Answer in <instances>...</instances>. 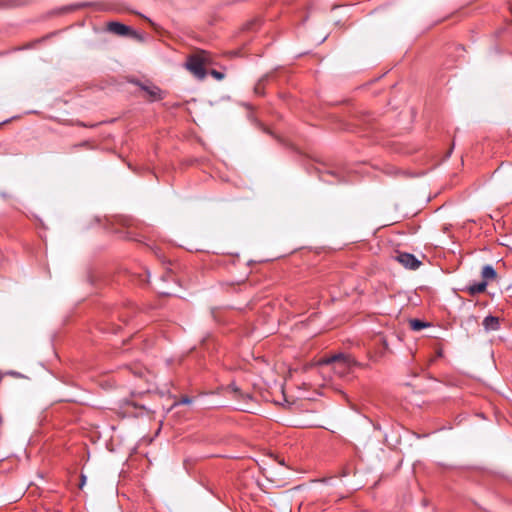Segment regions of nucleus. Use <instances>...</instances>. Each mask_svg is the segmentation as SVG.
<instances>
[{"instance_id":"nucleus-1","label":"nucleus","mask_w":512,"mask_h":512,"mask_svg":"<svg viewBox=\"0 0 512 512\" xmlns=\"http://www.w3.org/2000/svg\"><path fill=\"white\" fill-rule=\"evenodd\" d=\"M209 64H211L210 54L205 50H197L195 53L188 56L185 67L196 78L201 80L205 78V67Z\"/></svg>"},{"instance_id":"nucleus-2","label":"nucleus","mask_w":512,"mask_h":512,"mask_svg":"<svg viewBox=\"0 0 512 512\" xmlns=\"http://www.w3.org/2000/svg\"><path fill=\"white\" fill-rule=\"evenodd\" d=\"M134 310L128 307H115L112 309L109 315V320L111 322V327L104 328L107 332H118L120 325H115L114 320L118 319L122 323H126L127 320L133 315Z\"/></svg>"},{"instance_id":"nucleus-3","label":"nucleus","mask_w":512,"mask_h":512,"mask_svg":"<svg viewBox=\"0 0 512 512\" xmlns=\"http://www.w3.org/2000/svg\"><path fill=\"white\" fill-rule=\"evenodd\" d=\"M350 363H351V361H350L349 357H347L343 354H336V355H333L331 357L321 360V364H326V365L332 364L333 369L335 371H338L341 374L349 369Z\"/></svg>"},{"instance_id":"nucleus-4","label":"nucleus","mask_w":512,"mask_h":512,"mask_svg":"<svg viewBox=\"0 0 512 512\" xmlns=\"http://www.w3.org/2000/svg\"><path fill=\"white\" fill-rule=\"evenodd\" d=\"M397 260L405 268H409L412 270L417 269L421 264V262L413 254L410 253H399L397 255Z\"/></svg>"},{"instance_id":"nucleus-5","label":"nucleus","mask_w":512,"mask_h":512,"mask_svg":"<svg viewBox=\"0 0 512 512\" xmlns=\"http://www.w3.org/2000/svg\"><path fill=\"white\" fill-rule=\"evenodd\" d=\"M107 30L119 36H130L134 34L129 26L115 21L107 24Z\"/></svg>"},{"instance_id":"nucleus-6","label":"nucleus","mask_w":512,"mask_h":512,"mask_svg":"<svg viewBox=\"0 0 512 512\" xmlns=\"http://www.w3.org/2000/svg\"><path fill=\"white\" fill-rule=\"evenodd\" d=\"M486 331H497L500 329V319L496 316H486L482 322Z\"/></svg>"},{"instance_id":"nucleus-7","label":"nucleus","mask_w":512,"mask_h":512,"mask_svg":"<svg viewBox=\"0 0 512 512\" xmlns=\"http://www.w3.org/2000/svg\"><path fill=\"white\" fill-rule=\"evenodd\" d=\"M486 288H487V282L481 281V282L474 283V284L467 286L466 291L470 296H475L477 294L485 292Z\"/></svg>"},{"instance_id":"nucleus-8","label":"nucleus","mask_w":512,"mask_h":512,"mask_svg":"<svg viewBox=\"0 0 512 512\" xmlns=\"http://www.w3.org/2000/svg\"><path fill=\"white\" fill-rule=\"evenodd\" d=\"M141 89L147 92V94L150 96L151 100H160L162 99V92L161 90L156 86H147V85H140Z\"/></svg>"},{"instance_id":"nucleus-9","label":"nucleus","mask_w":512,"mask_h":512,"mask_svg":"<svg viewBox=\"0 0 512 512\" xmlns=\"http://www.w3.org/2000/svg\"><path fill=\"white\" fill-rule=\"evenodd\" d=\"M481 276L483 278V281H486L488 283V281L496 279L497 273L491 265H485L482 268Z\"/></svg>"},{"instance_id":"nucleus-10","label":"nucleus","mask_w":512,"mask_h":512,"mask_svg":"<svg viewBox=\"0 0 512 512\" xmlns=\"http://www.w3.org/2000/svg\"><path fill=\"white\" fill-rule=\"evenodd\" d=\"M409 323H410L411 329L414 331H420L429 325L428 323L423 322L419 319H411Z\"/></svg>"},{"instance_id":"nucleus-11","label":"nucleus","mask_w":512,"mask_h":512,"mask_svg":"<svg viewBox=\"0 0 512 512\" xmlns=\"http://www.w3.org/2000/svg\"><path fill=\"white\" fill-rule=\"evenodd\" d=\"M268 78H269V76L266 75V76L262 77L257 82V84L255 85V88H254V91H255L256 94H258V95H263L264 94L265 83L268 80Z\"/></svg>"},{"instance_id":"nucleus-12","label":"nucleus","mask_w":512,"mask_h":512,"mask_svg":"<svg viewBox=\"0 0 512 512\" xmlns=\"http://www.w3.org/2000/svg\"><path fill=\"white\" fill-rule=\"evenodd\" d=\"M211 75L215 77L217 80H222L224 78V74L217 70H212Z\"/></svg>"},{"instance_id":"nucleus-13","label":"nucleus","mask_w":512,"mask_h":512,"mask_svg":"<svg viewBox=\"0 0 512 512\" xmlns=\"http://www.w3.org/2000/svg\"><path fill=\"white\" fill-rule=\"evenodd\" d=\"M191 398L185 396V397H182L180 400H179V404H190L191 403Z\"/></svg>"},{"instance_id":"nucleus-14","label":"nucleus","mask_w":512,"mask_h":512,"mask_svg":"<svg viewBox=\"0 0 512 512\" xmlns=\"http://www.w3.org/2000/svg\"><path fill=\"white\" fill-rule=\"evenodd\" d=\"M149 23H150V25H151L152 27H155L154 22H152L151 20H149Z\"/></svg>"},{"instance_id":"nucleus-15","label":"nucleus","mask_w":512,"mask_h":512,"mask_svg":"<svg viewBox=\"0 0 512 512\" xmlns=\"http://www.w3.org/2000/svg\"><path fill=\"white\" fill-rule=\"evenodd\" d=\"M81 478H82V484H83V483L85 482V479H86V478H85V476H84V475H82V477H81Z\"/></svg>"}]
</instances>
